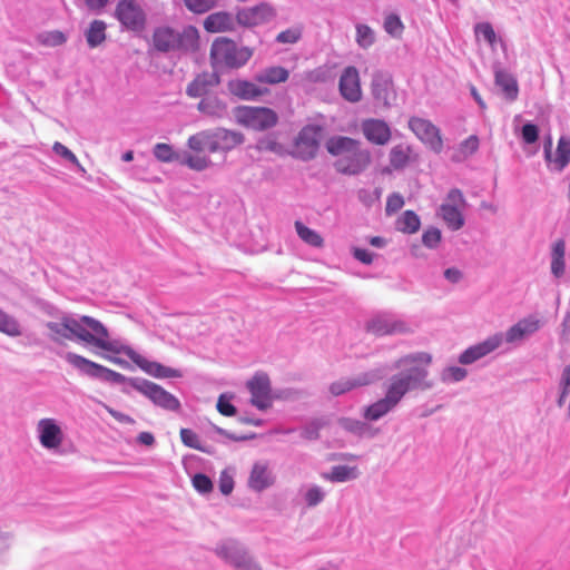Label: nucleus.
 <instances>
[{
  "instance_id": "a18cd8bd",
  "label": "nucleus",
  "mask_w": 570,
  "mask_h": 570,
  "mask_svg": "<svg viewBox=\"0 0 570 570\" xmlns=\"http://www.w3.org/2000/svg\"><path fill=\"white\" fill-rule=\"evenodd\" d=\"M52 151L57 156L65 159L66 161L72 164L78 170L85 171V168L81 166V164L79 163L76 155L69 148H67L65 145H62L61 142L56 141L52 146Z\"/></svg>"
},
{
  "instance_id": "37998d69",
  "label": "nucleus",
  "mask_w": 570,
  "mask_h": 570,
  "mask_svg": "<svg viewBox=\"0 0 570 570\" xmlns=\"http://www.w3.org/2000/svg\"><path fill=\"white\" fill-rule=\"evenodd\" d=\"M566 401L569 402L568 414L570 417V365L566 366L562 371L560 380V396L558 400L559 406H562Z\"/></svg>"
},
{
  "instance_id": "7ed1b4c3",
  "label": "nucleus",
  "mask_w": 570,
  "mask_h": 570,
  "mask_svg": "<svg viewBox=\"0 0 570 570\" xmlns=\"http://www.w3.org/2000/svg\"><path fill=\"white\" fill-rule=\"evenodd\" d=\"M326 149L332 156L337 157L334 168L343 175H360L371 163L370 151L351 137L333 136L326 141Z\"/></svg>"
},
{
  "instance_id": "4d7b16f0",
  "label": "nucleus",
  "mask_w": 570,
  "mask_h": 570,
  "mask_svg": "<svg viewBox=\"0 0 570 570\" xmlns=\"http://www.w3.org/2000/svg\"><path fill=\"white\" fill-rule=\"evenodd\" d=\"M522 140L528 144H534L539 138V128L532 122H525L521 128Z\"/></svg>"
},
{
  "instance_id": "6e6552de",
  "label": "nucleus",
  "mask_w": 570,
  "mask_h": 570,
  "mask_svg": "<svg viewBox=\"0 0 570 570\" xmlns=\"http://www.w3.org/2000/svg\"><path fill=\"white\" fill-rule=\"evenodd\" d=\"M409 128L433 153H442L444 146L441 130L432 121L414 116L409 119Z\"/></svg>"
},
{
  "instance_id": "c03bdc74",
  "label": "nucleus",
  "mask_w": 570,
  "mask_h": 570,
  "mask_svg": "<svg viewBox=\"0 0 570 570\" xmlns=\"http://www.w3.org/2000/svg\"><path fill=\"white\" fill-rule=\"evenodd\" d=\"M374 41L375 35L372 28L362 23L356 26V42L361 48L367 49L374 43Z\"/></svg>"
},
{
  "instance_id": "49530a36",
  "label": "nucleus",
  "mask_w": 570,
  "mask_h": 570,
  "mask_svg": "<svg viewBox=\"0 0 570 570\" xmlns=\"http://www.w3.org/2000/svg\"><path fill=\"white\" fill-rule=\"evenodd\" d=\"M185 7L193 13L202 14L216 7L217 0H183Z\"/></svg>"
},
{
  "instance_id": "f8f14e48",
  "label": "nucleus",
  "mask_w": 570,
  "mask_h": 570,
  "mask_svg": "<svg viewBox=\"0 0 570 570\" xmlns=\"http://www.w3.org/2000/svg\"><path fill=\"white\" fill-rule=\"evenodd\" d=\"M277 16L276 9L267 2L254 7L239 8L236 11L238 26L253 28L272 22Z\"/></svg>"
},
{
  "instance_id": "5701e85b",
  "label": "nucleus",
  "mask_w": 570,
  "mask_h": 570,
  "mask_svg": "<svg viewBox=\"0 0 570 570\" xmlns=\"http://www.w3.org/2000/svg\"><path fill=\"white\" fill-rule=\"evenodd\" d=\"M375 380V376L370 373H364L355 379H342L333 382L330 385V392L334 396L342 395L353 389L368 385Z\"/></svg>"
},
{
  "instance_id": "423d86ee",
  "label": "nucleus",
  "mask_w": 570,
  "mask_h": 570,
  "mask_svg": "<svg viewBox=\"0 0 570 570\" xmlns=\"http://www.w3.org/2000/svg\"><path fill=\"white\" fill-rule=\"evenodd\" d=\"M234 117L239 125L256 131L268 130L278 122V115L268 107L238 106Z\"/></svg>"
},
{
  "instance_id": "39448f33",
  "label": "nucleus",
  "mask_w": 570,
  "mask_h": 570,
  "mask_svg": "<svg viewBox=\"0 0 570 570\" xmlns=\"http://www.w3.org/2000/svg\"><path fill=\"white\" fill-rule=\"evenodd\" d=\"M252 55L249 48H238L233 40L225 37L217 38L210 47V60L215 69L239 68L250 59Z\"/></svg>"
},
{
  "instance_id": "79ce46f5",
  "label": "nucleus",
  "mask_w": 570,
  "mask_h": 570,
  "mask_svg": "<svg viewBox=\"0 0 570 570\" xmlns=\"http://www.w3.org/2000/svg\"><path fill=\"white\" fill-rule=\"evenodd\" d=\"M295 228L299 238L303 239L307 245L313 247L322 246L323 239L315 230L308 228L301 222L295 223Z\"/></svg>"
},
{
  "instance_id": "69168bd1",
  "label": "nucleus",
  "mask_w": 570,
  "mask_h": 570,
  "mask_svg": "<svg viewBox=\"0 0 570 570\" xmlns=\"http://www.w3.org/2000/svg\"><path fill=\"white\" fill-rule=\"evenodd\" d=\"M219 490L224 495H228L232 493L234 489V480L230 474L226 471H223L219 476Z\"/></svg>"
},
{
  "instance_id": "cd10ccee",
  "label": "nucleus",
  "mask_w": 570,
  "mask_h": 570,
  "mask_svg": "<svg viewBox=\"0 0 570 570\" xmlns=\"http://www.w3.org/2000/svg\"><path fill=\"white\" fill-rule=\"evenodd\" d=\"M197 109L209 117L223 118L227 115V105L216 96H207L203 98Z\"/></svg>"
},
{
  "instance_id": "4be33fe9",
  "label": "nucleus",
  "mask_w": 570,
  "mask_h": 570,
  "mask_svg": "<svg viewBox=\"0 0 570 570\" xmlns=\"http://www.w3.org/2000/svg\"><path fill=\"white\" fill-rule=\"evenodd\" d=\"M128 356L146 373L155 377H179L180 372L178 370L164 366L157 362H149L140 356L135 357V353L126 352Z\"/></svg>"
},
{
  "instance_id": "bf43d9fd",
  "label": "nucleus",
  "mask_w": 570,
  "mask_h": 570,
  "mask_svg": "<svg viewBox=\"0 0 570 570\" xmlns=\"http://www.w3.org/2000/svg\"><path fill=\"white\" fill-rule=\"evenodd\" d=\"M193 485L200 493H208L213 490L212 480L203 473H197L194 475Z\"/></svg>"
},
{
  "instance_id": "20e7f679",
  "label": "nucleus",
  "mask_w": 570,
  "mask_h": 570,
  "mask_svg": "<svg viewBox=\"0 0 570 570\" xmlns=\"http://www.w3.org/2000/svg\"><path fill=\"white\" fill-rule=\"evenodd\" d=\"M199 33L194 26H187L181 31L170 27H158L153 32V46L163 53L194 52L198 49Z\"/></svg>"
},
{
  "instance_id": "6e6d98bb",
  "label": "nucleus",
  "mask_w": 570,
  "mask_h": 570,
  "mask_svg": "<svg viewBox=\"0 0 570 570\" xmlns=\"http://www.w3.org/2000/svg\"><path fill=\"white\" fill-rule=\"evenodd\" d=\"M566 272L564 252H553L551 259V273L554 277L560 278Z\"/></svg>"
},
{
  "instance_id": "3c124183",
  "label": "nucleus",
  "mask_w": 570,
  "mask_h": 570,
  "mask_svg": "<svg viewBox=\"0 0 570 570\" xmlns=\"http://www.w3.org/2000/svg\"><path fill=\"white\" fill-rule=\"evenodd\" d=\"M39 40L42 45L48 47H58L67 41V37L59 30L47 31L39 36Z\"/></svg>"
},
{
  "instance_id": "603ef678",
  "label": "nucleus",
  "mask_w": 570,
  "mask_h": 570,
  "mask_svg": "<svg viewBox=\"0 0 570 570\" xmlns=\"http://www.w3.org/2000/svg\"><path fill=\"white\" fill-rule=\"evenodd\" d=\"M0 332L10 336H19L21 333L17 321L2 311H0Z\"/></svg>"
},
{
  "instance_id": "5fc2aeb1",
  "label": "nucleus",
  "mask_w": 570,
  "mask_h": 570,
  "mask_svg": "<svg viewBox=\"0 0 570 570\" xmlns=\"http://www.w3.org/2000/svg\"><path fill=\"white\" fill-rule=\"evenodd\" d=\"M94 377L101 379L107 382L111 383H124L126 381V376L121 373H118L116 371H112L108 367H105L100 364H98L97 372L94 375Z\"/></svg>"
},
{
  "instance_id": "412c9836",
  "label": "nucleus",
  "mask_w": 570,
  "mask_h": 570,
  "mask_svg": "<svg viewBox=\"0 0 570 570\" xmlns=\"http://www.w3.org/2000/svg\"><path fill=\"white\" fill-rule=\"evenodd\" d=\"M237 19L233 13L219 11L210 13L204 21V28L208 32H227L236 29Z\"/></svg>"
},
{
  "instance_id": "1a4fd4ad",
  "label": "nucleus",
  "mask_w": 570,
  "mask_h": 570,
  "mask_svg": "<svg viewBox=\"0 0 570 570\" xmlns=\"http://www.w3.org/2000/svg\"><path fill=\"white\" fill-rule=\"evenodd\" d=\"M323 128L318 125L304 126L295 138L294 157L307 161L315 158L320 148Z\"/></svg>"
},
{
  "instance_id": "9d476101",
  "label": "nucleus",
  "mask_w": 570,
  "mask_h": 570,
  "mask_svg": "<svg viewBox=\"0 0 570 570\" xmlns=\"http://www.w3.org/2000/svg\"><path fill=\"white\" fill-rule=\"evenodd\" d=\"M115 17L130 31H141L146 26V13L136 0H120L115 9Z\"/></svg>"
},
{
  "instance_id": "0e129e2a",
  "label": "nucleus",
  "mask_w": 570,
  "mask_h": 570,
  "mask_svg": "<svg viewBox=\"0 0 570 570\" xmlns=\"http://www.w3.org/2000/svg\"><path fill=\"white\" fill-rule=\"evenodd\" d=\"M217 411L224 416H233L236 413V407L225 395H220L217 401Z\"/></svg>"
},
{
  "instance_id": "473e14b6",
  "label": "nucleus",
  "mask_w": 570,
  "mask_h": 570,
  "mask_svg": "<svg viewBox=\"0 0 570 570\" xmlns=\"http://www.w3.org/2000/svg\"><path fill=\"white\" fill-rule=\"evenodd\" d=\"M273 483V478L263 464H255L249 475L248 484L256 491H262Z\"/></svg>"
},
{
  "instance_id": "58836bf2",
  "label": "nucleus",
  "mask_w": 570,
  "mask_h": 570,
  "mask_svg": "<svg viewBox=\"0 0 570 570\" xmlns=\"http://www.w3.org/2000/svg\"><path fill=\"white\" fill-rule=\"evenodd\" d=\"M411 147L396 145L390 151V164L394 169H402L410 159Z\"/></svg>"
},
{
  "instance_id": "7c9ffc66",
  "label": "nucleus",
  "mask_w": 570,
  "mask_h": 570,
  "mask_svg": "<svg viewBox=\"0 0 570 570\" xmlns=\"http://www.w3.org/2000/svg\"><path fill=\"white\" fill-rule=\"evenodd\" d=\"M289 72L281 66H272L261 70L256 75V80L261 83L276 85L285 82L288 79Z\"/></svg>"
},
{
  "instance_id": "774afa93",
  "label": "nucleus",
  "mask_w": 570,
  "mask_h": 570,
  "mask_svg": "<svg viewBox=\"0 0 570 570\" xmlns=\"http://www.w3.org/2000/svg\"><path fill=\"white\" fill-rule=\"evenodd\" d=\"M236 570H262V568L250 556H248L242 563L236 564Z\"/></svg>"
},
{
  "instance_id": "e433bc0d",
  "label": "nucleus",
  "mask_w": 570,
  "mask_h": 570,
  "mask_svg": "<svg viewBox=\"0 0 570 570\" xmlns=\"http://www.w3.org/2000/svg\"><path fill=\"white\" fill-rule=\"evenodd\" d=\"M65 358L70 365L91 377H94L97 372L98 363H95L81 355L69 352L65 355Z\"/></svg>"
},
{
  "instance_id": "e2e57ef3",
  "label": "nucleus",
  "mask_w": 570,
  "mask_h": 570,
  "mask_svg": "<svg viewBox=\"0 0 570 570\" xmlns=\"http://www.w3.org/2000/svg\"><path fill=\"white\" fill-rule=\"evenodd\" d=\"M440 240H441V232H440V229L434 228V227L429 228L422 235V242L429 248H433V247L438 246Z\"/></svg>"
},
{
  "instance_id": "f704fd0d",
  "label": "nucleus",
  "mask_w": 570,
  "mask_h": 570,
  "mask_svg": "<svg viewBox=\"0 0 570 570\" xmlns=\"http://www.w3.org/2000/svg\"><path fill=\"white\" fill-rule=\"evenodd\" d=\"M395 405L396 404L385 394L384 399L366 407L364 416L370 421H376L390 412Z\"/></svg>"
},
{
  "instance_id": "09e8293b",
  "label": "nucleus",
  "mask_w": 570,
  "mask_h": 570,
  "mask_svg": "<svg viewBox=\"0 0 570 570\" xmlns=\"http://www.w3.org/2000/svg\"><path fill=\"white\" fill-rule=\"evenodd\" d=\"M303 35V28L301 26H294L288 28L282 32H279L276 37V41L278 43H296L301 40Z\"/></svg>"
},
{
  "instance_id": "8fccbe9b",
  "label": "nucleus",
  "mask_w": 570,
  "mask_h": 570,
  "mask_svg": "<svg viewBox=\"0 0 570 570\" xmlns=\"http://www.w3.org/2000/svg\"><path fill=\"white\" fill-rule=\"evenodd\" d=\"M476 38H483L490 46L497 42L495 31L490 22H480L474 26Z\"/></svg>"
},
{
  "instance_id": "dca6fc26",
  "label": "nucleus",
  "mask_w": 570,
  "mask_h": 570,
  "mask_svg": "<svg viewBox=\"0 0 570 570\" xmlns=\"http://www.w3.org/2000/svg\"><path fill=\"white\" fill-rule=\"evenodd\" d=\"M37 432L40 444L47 450H58L63 443L62 429L55 419L45 417L39 420Z\"/></svg>"
},
{
  "instance_id": "9b49d317",
  "label": "nucleus",
  "mask_w": 570,
  "mask_h": 570,
  "mask_svg": "<svg viewBox=\"0 0 570 570\" xmlns=\"http://www.w3.org/2000/svg\"><path fill=\"white\" fill-rule=\"evenodd\" d=\"M371 91L377 106L390 108L396 100L393 77L389 71L376 70L373 72Z\"/></svg>"
},
{
  "instance_id": "f03ea898",
  "label": "nucleus",
  "mask_w": 570,
  "mask_h": 570,
  "mask_svg": "<svg viewBox=\"0 0 570 570\" xmlns=\"http://www.w3.org/2000/svg\"><path fill=\"white\" fill-rule=\"evenodd\" d=\"M432 362L431 354L419 352L400 357L396 367H406V373L393 375L386 390V395L397 404L411 390L423 386L428 375V366Z\"/></svg>"
},
{
  "instance_id": "72a5a7b5",
  "label": "nucleus",
  "mask_w": 570,
  "mask_h": 570,
  "mask_svg": "<svg viewBox=\"0 0 570 570\" xmlns=\"http://www.w3.org/2000/svg\"><path fill=\"white\" fill-rule=\"evenodd\" d=\"M106 23L102 20H94L86 31V40L90 48L100 46L106 39Z\"/></svg>"
},
{
  "instance_id": "2eb2a0df",
  "label": "nucleus",
  "mask_w": 570,
  "mask_h": 570,
  "mask_svg": "<svg viewBox=\"0 0 570 570\" xmlns=\"http://www.w3.org/2000/svg\"><path fill=\"white\" fill-rule=\"evenodd\" d=\"M209 153H227L244 142V135L225 128L208 129Z\"/></svg>"
},
{
  "instance_id": "ddd939ff",
  "label": "nucleus",
  "mask_w": 570,
  "mask_h": 570,
  "mask_svg": "<svg viewBox=\"0 0 570 570\" xmlns=\"http://www.w3.org/2000/svg\"><path fill=\"white\" fill-rule=\"evenodd\" d=\"M131 385L141 394L147 396L156 405L169 410L177 411L180 407L179 401L169 392L164 390L161 386L149 382H131Z\"/></svg>"
},
{
  "instance_id": "aec40b11",
  "label": "nucleus",
  "mask_w": 570,
  "mask_h": 570,
  "mask_svg": "<svg viewBox=\"0 0 570 570\" xmlns=\"http://www.w3.org/2000/svg\"><path fill=\"white\" fill-rule=\"evenodd\" d=\"M501 343H502V336L500 334L490 336L485 341L465 350L460 355L459 361L462 364H471V363L478 361L479 358L488 355L495 348H498L501 345Z\"/></svg>"
},
{
  "instance_id": "6ab92c4d",
  "label": "nucleus",
  "mask_w": 570,
  "mask_h": 570,
  "mask_svg": "<svg viewBox=\"0 0 570 570\" xmlns=\"http://www.w3.org/2000/svg\"><path fill=\"white\" fill-rule=\"evenodd\" d=\"M338 88L342 97L350 102H358L362 98L360 85V75L355 67H346L338 81Z\"/></svg>"
},
{
  "instance_id": "13d9d810",
  "label": "nucleus",
  "mask_w": 570,
  "mask_h": 570,
  "mask_svg": "<svg viewBox=\"0 0 570 570\" xmlns=\"http://www.w3.org/2000/svg\"><path fill=\"white\" fill-rule=\"evenodd\" d=\"M179 434H180L181 442L186 446L195 449V450H203L199 439H198V435L193 430L184 428L180 430Z\"/></svg>"
},
{
  "instance_id": "b1692460",
  "label": "nucleus",
  "mask_w": 570,
  "mask_h": 570,
  "mask_svg": "<svg viewBox=\"0 0 570 570\" xmlns=\"http://www.w3.org/2000/svg\"><path fill=\"white\" fill-rule=\"evenodd\" d=\"M217 554L227 563L236 569L237 563H242L249 554L235 541H226L216 549Z\"/></svg>"
},
{
  "instance_id": "864d4df0",
  "label": "nucleus",
  "mask_w": 570,
  "mask_h": 570,
  "mask_svg": "<svg viewBox=\"0 0 570 570\" xmlns=\"http://www.w3.org/2000/svg\"><path fill=\"white\" fill-rule=\"evenodd\" d=\"M403 29H404V26L401 21V18L397 14L391 13L385 17L384 30L389 35H391L392 37H399V36H401Z\"/></svg>"
},
{
  "instance_id": "393cba45",
  "label": "nucleus",
  "mask_w": 570,
  "mask_h": 570,
  "mask_svg": "<svg viewBox=\"0 0 570 570\" xmlns=\"http://www.w3.org/2000/svg\"><path fill=\"white\" fill-rule=\"evenodd\" d=\"M219 78L216 73L198 75L186 88V94L191 98L206 96L209 88L216 86Z\"/></svg>"
},
{
  "instance_id": "680f3d73",
  "label": "nucleus",
  "mask_w": 570,
  "mask_h": 570,
  "mask_svg": "<svg viewBox=\"0 0 570 570\" xmlns=\"http://www.w3.org/2000/svg\"><path fill=\"white\" fill-rule=\"evenodd\" d=\"M404 205V199L399 193L391 194L386 199L385 212L387 215L399 212Z\"/></svg>"
},
{
  "instance_id": "bb28decb",
  "label": "nucleus",
  "mask_w": 570,
  "mask_h": 570,
  "mask_svg": "<svg viewBox=\"0 0 570 570\" xmlns=\"http://www.w3.org/2000/svg\"><path fill=\"white\" fill-rule=\"evenodd\" d=\"M228 90L232 95L243 100H254L263 94L255 83L242 79L230 80L228 82Z\"/></svg>"
},
{
  "instance_id": "a878e982",
  "label": "nucleus",
  "mask_w": 570,
  "mask_h": 570,
  "mask_svg": "<svg viewBox=\"0 0 570 570\" xmlns=\"http://www.w3.org/2000/svg\"><path fill=\"white\" fill-rule=\"evenodd\" d=\"M539 327L540 322L538 320L532 317L523 318L508 330L505 340L509 343L521 341L525 336L537 332Z\"/></svg>"
},
{
  "instance_id": "0eeeda50",
  "label": "nucleus",
  "mask_w": 570,
  "mask_h": 570,
  "mask_svg": "<svg viewBox=\"0 0 570 570\" xmlns=\"http://www.w3.org/2000/svg\"><path fill=\"white\" fill-rule=\"evenodd\" d=\"M466 206L468 203L463 193L459 188H452L439 207L438 214L451 230H459L465 223L463 210Z\"/></svg>"
},
{
  "instance_id": "f257e3e1",
  "label": "nucleus",
  "mask_w": 570,
  "mask_h": 570,
  "mask_svg": "<svg viewBox=\"0 0 570 570\" xmlns=\"http://www.w3.org/2000/svg\"><path fill=\"white\" fill-rule=\"evenodd\" d=\"M47 326L52 333V340L58 343L62 340H77L115 354L124 350L118 342L110 340L107 327L91 316L62 317L60 322H50Z\"/></svg>"
},
{
  "instance_id": "338daca9",
  "label": "nucleus",
  "mask_w": 570,
  "mask_h": 570,
  "mask_svg": "<svg viewBox=\"0 0 570 570\" xmlns=\"http://www.w3.org/2000/svg\"><path fill=\"white\" fill-rule=\"evenodd\" d=\"M323 498L324 494L318 487L311 488L305 494L306 502L309 507L318 504Z\"/></svg>"
},
{
  "instance_id": "c756f323",
  "label": "nucleus",
  "mask_w": 570,
  "mask_h": 570,
  "mask_svg": "<svg viewBox=\"0 0 570 570\" xmlns=\"http://www.w3.org/2000/svg\"><path fill=\"white\" fill-rule=\"evenodd\" d=\"M570 163V137L561 136L558 140L556 157L552 158V169L562 171Z\"/></svg>"
},
{
  "instance_id": "de8ad7c7",
  "label": "nucleus",
  "mask_w": 570,
  "mask_h": 570,
  "mask_svg": "<svg viewBox=\"0 0 570 570\" xmlns=\"http://www.w3.org/2000/svg\"><path fill=\"white\" fill-rule=\"evenodd\" d=\"M188 147L195 151H209V134L208 130L193 135L188 139Z\"/></svg>"
},
{
  "instance_id": "c85d7f7f",
  "label": "nucleus",
  "mask_w": 570,
  "mask_h": 570,
  "mask_svg": "<svg viewBox=\"0 0 570 570\" xmlns=\"http://www.w3.org/2000/svg\"><path fill=\"white\" fill-rule=\"evenodd\" d=\"M495 85L501 88L508 100L513 101L518 98V82L511 73L502 69L495 70Z\"/></svg>"
},
{
  "instance_id": "4468645a",
  "label": "nucleus",
  "mask_w": 570,
  "mask_h": 570,
  "mask_svg": "<svg viewBox=\"0 0 570 570\" xmlns=\"http://www.w3.org/2000/svg\"><path fill=\"white\" fill-rule=\"evenodd\" d=\"M247 389L250 393V403L258 410H267L272 406V386L266 373H256L247 382Z\"/></svg>"
},
{
  "instance_id": "a211bd4d",
  "label": "nucleus",
  "mask_w": 570,
  "mask_h": 570,
  "mask_svg": "<svg viewBox=\"0 0 570 570\" xmlns=\"http://www.w3.org/2000/svg\"><path fill=\"white\" fill-rule=\"evenodd\" d=\"M364 137L374 145H386L391 139V127L383 119L367 118L361 122Z\"/></svg>"
},
{
  "instance_id": "f3484780",
  "label": "nucleus",
  "mask_w": 570,
  "mask_h": 570,
  "mask_svg": "<svg viewBox=\"0 0 570 570\" xmlns=\"http://www.w3.org/2000/svg\"><path fill=\"white\" fill-rule=\"evenodd\" d=\"M366 331L376 336H384L407 333L410 328L402 320L389 315H379L366 324Z\"/></svg>"
},
{
  "instance_id": "ea45409f",
  "label": "nucleus",
  "mask_w": 570,
  "mask_h": 570,
  "mask_svg": "<svg viewBox=\"0 0 570 570\" xmlns=\"http://www.w3.org/2000/svg\"><path fill=\"white\" fill-rule=\"evenodd\" d=\"M357 476L356 468L346 465H337L332 469L330 473L323 474V478L332 482H344Z\"/></svg>"
},
{
  "instance_id": "4c0bfd02",
  "label": "nucleus",
  "mask_w": 570,
  "mask_h": 570,
  "mask_svg": "<svg viewBox=\"0 0 570 570\" xmlns=\"http://www.w3.org/2000/svg\"><path fill=\"white\" fill-rule=\"evenodd\" d=\"M178 164L187 166L188 168L197 171L205 170L212 164L207 156L191 155L187 151L180 153Z\"/></svg>"
},
{
  "instance_id": "c9c22d12",
  "label": "nucleus",
  "mask_w": 570,
  "mask_h": 570,
  "mask_svg": "<svg viewBox=\"0 0 570 570\" xmlns=\"http://www.w3.org/2000/svg\"><path fill=\"white\" fill-rule=\"evenodd\" d=\"M420 226V217L413 210H405L395 223L396 229L406 234L417 232Z\"/></svg>"
},
{
  "instance_id": "052dcab7",
  "label": "nucleus",
  "mask_w": 570,
  "mask_h": 570,
  "mask_svg": "<svg viewBox=\"0 0 570 570\" xmlns=\"http://www.w3.org/2000/svg\"><path fill=\"white\" fill-rule=\"evenodd\" d=\"M256 148L259 151H271L278 154L282 149V145L276 139L265 137L257 141Z\"/></svg>"
},
{
  "instance_id": "2f4dec72",
  "label": "nucleus",
  "mask_w": 570,
  "mask_h": 570,
  "mask_svg": "<svg viewBox=\"0 0 570 570\" xmlns=\"http://www.w3.org/2000/svg\"><path fill=\"white\" fill-rule=\"evenodd\" d=\"M480 140L476 135H471L461 141L451 156L452 161L462 163L479 149Z\"/></svg>"
},
{
  "instance_id": "a19ab883",
  "label": "nucleus",
  "mask_w": 570,
  "mask_h": 570,
  "mask_svg": "<svg viewBox=\"0 0 570 570\" xmlns=\"http://www.w3.org/2000/svg\"><path fill=\"white\" fill-rule=\"evenodd\" d=\"M154 156L163 163L179 161L180 153H177L168 144L158 142L154 147Z\"/></svg>"
}]
</instances>
